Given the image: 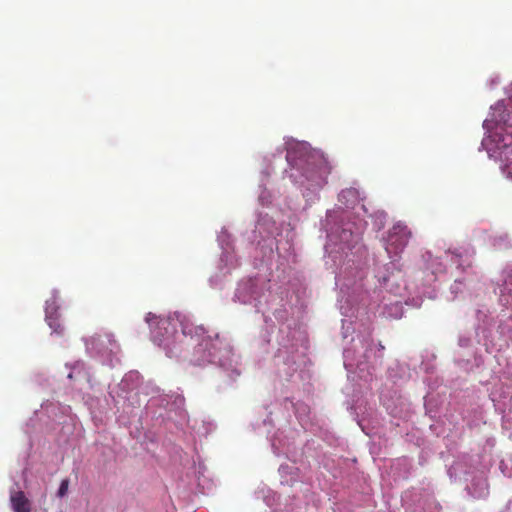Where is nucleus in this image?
<instances>
[{"label": "nucleus", "mask_w": 512, "mask_h": 512, "mask_svg": "<svg viewBox=\"0 0 512 512\" xmlns=\"http://www.w3.org/2000/svg\"><path fill=\"white\" fill-rule=\"evenodd\" d=\"M331 168L323 157H310L307 161V168L304 172L305 177L321 187L327 182V176Z\"/></svg>", "instance_id": "3"}, {"label": "nucleus", "mask_w": 512, "mask_h": 512, "mask_svg": "<svg viewBox=\"0 0 512 512\" xmlns=\"http://www.w3.org/2000/svg\"><path fill=\"white\" fill-rule=\"evenodd\" d=\"M104 339H106L107 342L111 343L112 342V335H110V334H105V335L96 334V335H93V336L89 337L88 339H86L85 343H86L87 348L101 351V347L100 346L104 342Z\"/></svg>", "instance_id": "6"}, {"label": "nucleus", "mask_w": 512, "mask_h": 512, "mask_svg": "<svg viewBox=\"0 0 512 512\" xmlns=\"http://www.w3.org/2000/svg\"><path fill=\"white\" fill-rule=\"evenodd\" d=\"M68 487H69V480L68 479H63L60 483V487L58 489V496L59 497H64L68 491Z\"/></svg>", "instance_id": "7"}, {"label": "nucleus", "mask_w": 512, "mask_h": 512, "mask_svg": "<svg viewBox=\"0 0 512 512\" xmlns=\"http://www.w3.org/2000/svg\"><path fill=\"white\" fill-rule=\"evenodd\" d=\"M411 237L412 232L408 226L397 222L388 232L385 250L391 257L397 256L404 251Z\"/></svg>", "instance_id": "2"}, {"label": "nucleus", "mask_w": 512, "mask_h": 512, "mask_svg": "<svg viewBox=\"0 0 512 512\" xmlns=\"http://www.w3.org/2000/svg\"><path fill=\"white\" fill-rule=\"evenodd\" d=\"M483 127L488 136L482 145L488 153L501 160L508 159L507 154L512 151V97L507 103L497 102L492 107L490 118L484 120Z\"/></svg>", "instance_id": "1"}, {"label": "nucleus", "mask_w": 512, "mask_h": 512, "mask_svg": "<svg viewBox=\"0 0 512 512\" xmlns=\"http://www.w3.org/2000/svg\"><path fill=\"white\" fill-rule=\"evenodd\" d=\"M346 194L354 195V194H355V191H354V190H351V189L346 190V191H342V192H341V194H340V196H341V197H345V196H346Z\"/></svg>", "instance_id": "9"}, {"label": "nucleus", "mask_w": 512, "mask_h": 512, "mask_svg": "<svg viewBox=\"0 0 512 512\" xmlns=\"http://www.w3.org/2000/svg\"><path fill=\"white\" fill-rule=\"evenodd\" d=\"M10 503L14 512H31V502L21 490L11 491Z\"/></svg>", "instance_id": "4"}, {"label": "nucleus", "mask_w": 512, "mask_h": 512, "mask_svg": "<svg viewBox=\"0 0 512 512\" xmlns=\"http://www.w3.org/2000/svg\"><path fill=\"white\" fill-rule=\"evenodd\" d=\"M504 172L507 174V176L509 178L512 179V166L511 165H507L504 169Z\"/></svg>", "instance_id": "8"}, {"label": "nucleus", "mask_w": 512, "mask_h": 512, "mask_svg": "<svg viewBox=\"0 0 512 512\" xmlns=\"http://www.w3.org/2000/svg\"><path fill=\"white\" fill-rule=\"evenodd\" d=\"M56 313V309L52 307V305H47L46 307V321L49 327L57 334H61L63 332V327L61 326L58 316L54 315Z\"/></svg>", "instance_id": "5"}]
</instances>
